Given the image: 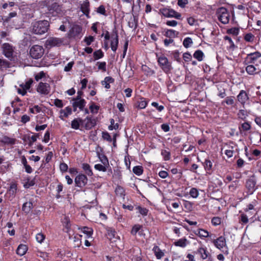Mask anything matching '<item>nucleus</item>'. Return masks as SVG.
<instances>
[{"mask_svg": "<svg viewBox=\"0 0 261 261\" xmlns=\"http://www.w3.org/2000/svg\"><path fill=\"white\" fill-rule=\"evenodd\" d=\"M136 210L143 217H145L148 215L149 210L146 207L141 206V205H136Z\"/></svg>", "mask_w": 261, "mask_h": 261, "instance_id": "30", "label": "nucleus"}, {"mask_svg": "<svg viewBox=\"0 0 261 261\" xmlns=\"http://www.w3.org/2000/svg\"><path fill=\"white\" fill-rule=\"evenodd\" d=\"M239 181L237 180H236L235 181H233L230 185L228 186V189L231 191H234L238 185Z\"/></svg>", "mask_w": 261, "mask_h": 261, "instance_id": "58", "label": "nucleus"}, {"mask_svg": "<svg viewBox=\"0 0 261 261\" xmlns=\"http://www.w3.org/2000/svg\"><path fill=\"white\" fill-rule=\"evenodd\" d=\"M82 31V28L77 24H74L69 31L70 35L72 37H78Z\"/></svg>", "mask_w": 261, "mask_h": 261, "instance_id": "16", "label": "nucleus"}, {"mask_svg": "<svg viewBox=\"0 0 261 261\" xmlns=\"http://www.w3.org/2000/svg\"><path fill=\"white\" fill-rule=\"evenodd\" d=\"M111 47L112 50L115 52L117 49L119 40L118 35L116 31L114 32L111 36Z\"/></svg>", "mask_w": 261, "mask_h": 261, "instance_id": "14", "label": "nucleus"}, {"mask_svg": "<svg viewBox=\"0 0 261 261\" xmlns=\"http://www.w3.org/2000/svg\"><path fill=\"white\" fill-rule=\"evenodd\" d=\"M249 222L248 216L244 213L241 214L239 217V222L244 225L247 224Z\"/></svg>", "mask_w": 261, "mask_h": 261, "instance_id": "35", "label": "nucleus"}, {"mask_svg": "<svg viewBox=\"0 0 261 261\" xmlns=\"http://www.w3.org/2000/svg\"><path fill=\"white\" fill-rule=\"evenodd\" d=\"M82 168L85 171V173L88 176H92L93 174L92 171L91 169L90 166L87 163H84L82 164Z\"/></svg>", "mask_w": 261, "mask_h": 261, "instance_id": "40", "label": "nucleus"}, {"mask_svg": "<svg viewBox=\"0 0 261 261\" xmlns=\"http://www.w3.org/2000/svg\"><path fill=\"white\" fill-rule=\"evenodd\" d=\"M133 172L136 175L140 176L143 174V168L141 166H136L133 167Z\"/></svg>", "mask_w": 261, "mask_h": 261, "instance_id": "43", "label": "nucleus"}, {"mask_svg": "<svg viewBox=\"0 0 261 261\" xmlns=\"http://www.w3.org/2000/svg\"><path fill=\"white\" fill-rule=\"evenodd\" d=\"M256 180L253 175L247 179L245 182V187L247 189L246 193L248 195H252L257 189Z\"/></svg>", "mask_w": 261, "mask_h": 261, "instance_id": "5", "label": "nucleus"}, {"mask_svg": "<svg viewBox=\"0 0 261 261\" xmlns=\"http://www.w3.org/2000/svg\"><path fill=\"white\" fill-rule=\"evenodd\" d=\"M114 81V79L110 76H107L105 78V80L102 82V85H105V87L107 89L110 88V83H113Z\"/></svg>", "mask_w": 261, "mask_h": 261, "instance_id": "39", "label": "nucleus"}, {"mask_svg": "<svg viewBox=\"0 0 261 261\" xmlns=\"http://www.w3.org/2000/svg\"><path fill=\"white\" fill-rule=\"evenodd\" d=\"M152 251L158 259H161L165 255V250H161L157 245H154L152 248Z\"/></svg>", "mask_w": 261, "mask_h": 261, "instance_id": "20", "label": "nucleus"}, {"mask_svg": "<svg viewBox=\"0 0 261 261\" xmlns=\"http://www.w3.org/2000/svg\"><path fill=\"white\" fill-rule=\"evenodd\" d=\"M161 155L164 161H168L170 159V153L169 151L162 149L161 151Z\"/></svg>", "mask_w": 261, "mask_h": 261, "instance_id": "54", "label": "nucleus"}, {"mask_svg": "<svg viewBox=\"0 0 261 261\" xmlns=\"http://www.w3.org/2000/svg\"><path fill=\"white\" fill-rule=\"evenodd\" d=\"M104 56V53L101 49H98L95 51L93 53V57L94 60H97L103 58Z\"/></svg>", "mask_w": 261, "mask_h": 261, "instance_id": "45", "label": "nucleus"}, {"mask_svg": "<svg viewBox=\"0 0 261 261\" xmlns=\"http://www.w3.org/2000/svg\"><path fill=\"white\" fill-rule=\"evenodd\" d=\"M15 139L10 138L8 137L5 136L0 139V142L7 145H13L15 143Z\"/></svg>", "mask_w": 261, "mask_h": 261, "instance_id": "33", "label": "nucleus"}, {"mask_svg": "<svg viewBox=\"0 0 261 261\" xmlns=\"http://www.w3.org/2000/svg\"><path fill=\"white\" fill-rule=\"evenodd\" d=\"M33 82V80L32 79H30L29 80L26 82L25 83H22L20 84V87L22 89H24V90L27 91V90H28L30 88Z\"/></svg>", "mask_w": 261, "mask_h": 261, "instance_id": "48", "label": "nucleus"}, {"mask_svg": "<svg viewBox=\"0 0 261 261\" xmlns=\"http://www.w3.org/2000/svg\"><path fill=\"white\" fill-rule=\"evenodd\" d=\"M58 0H46L45 1L48 10L53 15H57L62 13V7L58 3Z\"/></svg>", "mask_w": 261, "mask_h": 261, "instance_id": "3", "label": "nucleus"}, {"mask_svg": "<svg viewBox=\"0 0 261 261\" xmlns=\"http://www.w3.org/2000/svg\"><path fill=\"white\" fill-rule=\"evenodd\" d=\"M27 250L28 247L27 246V245L24 244H20L16 250V253L18 255L22 256L24 254H25Z\"/></svg>", "mask_w": 261, "mask_h": 261, "instance_id": "29", "label": "nucleus"}, {"mask_svg": "<svg viewBox=\"0 0 261 261\" xmlns=\"http://www.w3.org/2000/svg\"><path fill=\"white\" fill-rule=\"evenodd\" d=\"M35 238L38 243L42 244L45 239L46 236L42 232H39L36 234Z\"/></svg>", "mask_w": 261, "mask_h": 261, "instance_id": "44", "label": "nucleus"}, {"mask_svg": "<svg viewBox=\"0 0 261 261\" xmlns=\"http://www.w3.org/2000/svg\"><path fill=\"white\" fill-rule=\"evenodd\" d=\"M109 166V164L102 165L100 164H97L94 165V168L99 171L106 172Z\"/></svg>", "mask_w": 261, "mask_h": 261, "instance_id": "37", "label": "nucleus"}, {"mask_svg": "<svg viewBox=\"0 0 261 261\" xmlns=\"http://www.w3.org/2000/svg\"><path fill=\"white\" fill-rule=\"evenodd\" d=\"M63 41L58 38H51L47 40V45L50 46H60Z\"/></svg>", "mask_w": 261, "mask_h": 261, "instance_id": "23", "label": "nucleus"}, {"mask_svg": "<svg viewBox=\"0 0 261 261\" xmlns=\"http://www.w3.org/2000/svg\"><path fill=\"white\" fill-rule=\"evenodd\" d=\"M256 201L254 200L252 201V203L248 204L246 207L244 208V211L245 212H248L250 211H255L256 210L254 208V206L256 205Z\"/></svg>", "mask_w": 261, "mask_h": 261, "instance_id": "53", "label": "nucleus"}, {"mask_svg": "<svg viewBox=\"0 0 261 261\" xmlns=\"http://www.w3.org/2000/svg\"><path fill=\"white\" fill-rule=\"evenodd\" d=\"M110 123H111V124L109 126V130H113V129H117L118 128V127H119L118 123H115V120L113 119H111L110 120Z\"/></svg>", "mask_w": 261, "mask_h": 261, "instance_id": "57", "label": "nucleus"}, {"mask_svg": "<svg viewBox=\"0 0 261 261\" xmlns=\"http://www.w3.org/2000/svg\"><path fill=\"white\" fill-rule=\"evenodd\" d=\"M81 230V231L84 234H86V238L92 237L93 233V230L91 227L87 226H83L79 228Z\"/></svg>", "mask_w": 261, "mask_h": 261, "instance_id": "25", "label": "nucleus"}, {"mask_svg": "<svg viewBox=\"0 0 261 261\" xmlns=\"http://www.w3.org/2000/svg\"><path fill=\"white\" fill-rule=\"evenodd\" d=\"M88 178L86 175L81 174L76 176L74 179L75 186L82 188L87 184Z\"/></svg>", "mask_w": 261, "mask_h": 261, "instance_id": "10", "label": "nucleus"}, {"mask_svg": "<svg viewBox=\"0 0 261 261\" xmlns=\"http://www.w3.org/2000/svg\"><path fill=\"white\" fill-rule=\"evenodd\" d=\"M86 101H85V99L73 100V102L72 103L73 111L75 112L77 108H79L81 111H83L84 110V108L86 105Z\"/></svg>", "mask_w": 261, "mask_h": 261, "instance_id": "17", "label": "nucleus"}, {"mask_svg": "<svg viewBox=\"0 0 261 261\" xmlns=\"http://www.w3.org/2000/svg\"><path fill=\"white\" fill-rule=\"evenodd\" d=\"M160 11L166 17H173L178 19H181V15L173 9L165 8L160 9Z\"/></svg>", "mask_w": 261, "mask_h": 261, "instance_id": "8", "label": "nucleus"}, {"mask_svg": "<svg viewBox=\"0 0 261 261\" xmlns=\"http://www.w3.org/2000/svg\"><path fill=\"white\" fill-rule=\"evenodd\" d=\"M179 33L173 30H167L164 35L169 38H173L177 37Z\"/></svg>", "mask_w": 261, "mask_h": 261, "instance_id": "32", "label": "nucleus"}, {"mask_svg": "<svg viewBox=\"0 0 261 261\" xmlns=\"http://www.w3.org/2000/svg\"><path fill=\"white\" fill-rule=\"evenodd\" d=\"M17 16V13L16 12H10L8 16H6L4 21L6 22H9L10 19Z\"/></svg>", "mask_w": 261, "mask_h": 261, "instance_id": "60", "label": "nucleus"}, {"mask_svg": "<svg viewBox=\"0 0 261 261\" xmlns=\"http://www.w3.org/2000/svg\"><path fill=\"white\" fill-rule=\"evenodd\" d=\"M142 229V225L140 224L134 225L131 230L130 233L133 236H136L138 232L140 235V230Z\"/></svg>", "mask_w": 261, "mask_h": 261, "instance_id": "34", "label": "nucleus"}, {"mask_svg": "<svg viewBox=\"0 0 261 261\" xmlns=\"http://www.w3.org/2000/svg\"><path fill=\"white\" fill-rule=\"evenodd\" d=\"M158 62L161 68L165 73H169L172 69L171 64L165 56L162 55L159 57Z\"/></svg>", "mask_w": 261, "mask_h": 261, "instance_id": "6", "label": "nucleus"}, {"mask_svg": "<svg viewBox=\"0 0 261 261\" xmlns=\"http://www.w3.org/2000/svg\"><path fill=\"white\" fill-rule=\"evenodd\" d=\"M50 91V85L46 83L40 82L37 88V91L42 95H47Z\"/></svg>", "mask_w": 261, "mask_h": 261, "instance_id": "11", "label": "nucleus"}, {"mask_svg": "<svg viewBox=\"0 0 261 261\" xmlns=\"http://www.w3.org/2000/svg\"><path fill=\"white\" fill-rule=\"evenodd\" d=\"M96 65L98 66V69L102 72L107 71V64L106 62H97Z\"/></svg>", "mask_w": 261, "mask_h": 261, "instance_id": "51", "label": "nucleus"}, {"mask_svg": "<svg viewBox=\"0 0 261 261\" xmlns=\"http://www.w3.org/2000/svg\"><path fill=\"white\" fill-rule=\"evenodd\" d=\"M49 254L46 252L38 251L37 252V256L38 257L42 258L44 260H47L48 259Z\"/></svg>", "mask_w": 261, "mask_h": 261, "instance_id": "52", "label": "nucleus"}, {"mask_svg": "<svg viewBox=\"0 0 261 261\" xmlns=\"http://www.w3.org/2000/svg\"><path fill=\"white\" fill-rule=\"evenodd\" d=\"M190 195L193 198H196L199 196V191L196 188H192L189 191Z\"/></svg>", "mask_w": 261, "mask_h": 261, "instance_id": "49", "label": "nucleus"}, {"mask_svg": "<svg viewBox=\"0 0 261 261\" xmlns=\"http://www.w3.org/2000/svg\"><path fill=\"white\" fill-rule=\"evenodd\" d=\"M255 36L251 33H247L244 36V39L246 41L249 42H253Z\"/></svg>", "mask_w": 261, "mask_h": 261, "instance_id": "56", "label": "nucleus"}, {"mask_svg": "<svg viewBox=\"0 0 261 261\" xmlns=\"http://www.w3.org/2000/svg\"><path fill=\"white\" fill-rule=\"evenodd\" d=\"M261 57V53L259 51L249 54L245 59L246 65L250 64H255L257 60Z\"/></svg>", "mask_w": 261, "mask_h": 261, "instance_id": "9", "label": "nucleus"}, {"mask_svg": "<svg viewBox=\"0 0 261 261\" xmlns=\"http://www.w3.org/2000/svg\"><path fill=\"white\" fill-rule=\"evenodd\" d=\"M17 184L16 183H12L10 186V188L9 189V193L11 195L12 197H14L17 192Z\"/></svg>", "mask_w": 261, "mask_h": 261, "instance_id": "41", "label": "nucleus"}, {"mask_svg": "<svg viewBox=\"0 0 261 261\" xmlns=\"http://www.w3.org/2000/svg\"><path fill=\"white\" fill-rule=\"evenodd\" d=\"M107 233L109 238L110 240L115 239L117 237V234L115 229L110 227L107 229Z\"/></svg>", "mask_w": 261, "mask_h": 261, "instance_id": "38", "label": "nucleus"}, {"mask_svg": "<svg viewBox=\"0 0 261 261\" xmlns=\"http://www.w3.org/2000/svg\"><path fill=\"white\" fill-rule=\"evenodd\" d=\"M138 107L140 109H144L147 105V101L144 98H140V100L138 101Z\"/></svg>", "mask_w": 261, "mask_h": 261, "instance_id": "50", "label": "nucleus"}, {"mask_svg": "<svg viewBox=\"0 0 261 261\" xmlns=\"http://www.w3.org/2000/svg\"><path fill=\"white\" fill-rule=\"evenodd\" d=\"M96 125V120L91 117H87L85 119H82V127L86 129H90Z\"/></svg>", "mask_w": 261, "mask_h": 261, "instance_id": "12", "label": "nucleus"}, {"mask_svg": "<svg viewBox=\"0 0 261 261\" xmlns=\"http://www.w3.org/2000/svg\"><path fill=\"white\" fill-rule=\"evenodd\" d=\"M238 100L242 104H244L249 99L248 94L244 90L240 91L239 95L237 96Z\"/></svg>", "mask_w": 261, "mask_h": 261, "instance_id": "22", "label": "nucleus"}, {"mask_svg": "<svg viewBox=\"0 0 261 261\" xmlns=\"http://www.w3.org/2000/svg\"><path fill=\"white\" fill-rule=\"evenodd\" d=\"M216 15L218 20L223 24H227L230 17L229 11L225 7L219 8L216 11Z\"/></svg>", "mask_w": 261, "mask_h": 261, "instance_id": "2", "label": "nucleus"}, {"mask_svg": "<svg viewBox=\"0 0 261 261\" xmlns=\"http://www.w3.org/2000/svg\"><path fill=\"white\" fill-rule=\"evenodd\" d=\"M62 223L65 229H66L65 231L66 232H69L71 229V224L69 217L68 216H65L62 220Z\"/></svg>", "mask_w": 261, "mask_h": 261, "instance_id": "24", "label": "nucleus"}, {"mask_svg": "<svg viewBox=\"0 0 261 261\" xmlns=\"http://www.w3.org/2000/svg\"><path fill=\"white\" fill-rule=\"evenodd\" d=\"M44 51V48L42 46L35 45L30 48V54L33 58L38 59L42 57Z\"/></svg>", "mask_w": 261, "mask_h": 261, "instance_id": "7", "label": "nucleus"}, {"mask_svg": "<svg viewBox=\"0 0 261 261\" xmlns=\"http://www.w3.org/2000/svg\"><path fill=\"white\" fill-rule=\"evenodd\" d=\"M212 243L217 248L222 251L225 254H228V247L226 238L224 236H221L217 239L213 240Z\"/></svg>", "mask_w": 261, "mask_h": 261, "instance_id": "4", "label": "nucleus"}, {"mask_svg": "<svg viewBox=\"0 0 261 261\" xmlns=\"http://www.w3.org/2000/svg\"><path fill=\"white\" fill-rule=\"evenodd\" d=\"M204 54L200 50H197L193 54L194 58L196 59L198 61H201L203 60Z\"/></svg>", "mask_w": 261, "mask_h": 261, "instance_id": "42", "label": "nucleus"}, {"mask_svg": "<svg viewBox=\"0 0 261 261\" xmlns=\"http://www.w3.org/2000/svg\"><path fill=\"white\" fill-rule=\"evenodd\" d=\"M204 169L206 173L211 174L213 172V162L209 159H206L203 163Z\"/></svg>", "mask_w": 261, "mask_h": 261, "instance_id": "21", "label": "nucleus"}, {"mask_svg": "<svg viewBox=\"0 0 261 261\" xmlns=\"http://www.w3.org/2000/svg\"><path fill=\"white\" fill-rule=\"evenodd\" d=\"M245 69L247 73L249 75H254L256 74L254 65L252 64H247Z\"/></svg>", "mask_w": 261, "mask_h": 261, "instance_id": "36", "label": "nucleus"}, {"mask_svg": "<svg viewBox=\"0 0 261 261\" xmlns=\"http://www.w3.org/2000/svg\"><path fill=\"white\" fill-rule=\"evenodd\" d=\"M211 223L215 226L219 225L221 223V218L219 217H214L211 220Z\"/></svg>", "mask_w": 261, "mask_h": 261, "instance_id": "55", "label": "nucleus"}, {"mask_svg": "<svg viewBox=\"0 0 261 261\" xmlns=\"http://www.w3.org/2000/svg\"><path fill=\"white\" fill-rule=\"evenodd\" d=\"M174 246L185 248L188 244L187 240L186 238L180 239L173 243Z\"/></svg>", "mask_w": 261, "mask_h": 261, "instance_id": "27", "label": "nucleus"}, {"mask_svg": "<svg viewBox=\"0 0 261 261\" xmlns=\"http://www.w3.org/2000/svg\"><path fill=\"white\" fill-rule=\"evenodd\" d=\"M100 148L99 150H97L96 151V152H97V155L100 160V161L103 165L109 164L108 159L105 154V152L103 150V148Z\"/></svg>", "mask_w": 261, "mask_h": 261, "instance_id": "18", "label": "nucleus"}, {"mask_svg": "<svg viewBox=\"0 0 261 261\" xmlns=\"http://www.w3.org/2000/svg\"><path fill=\"white\" fill-rule=\"evenodd\" d=\"M89 109L92 113H97L99 109V107L95 105L93 103L90 106Z\"/></svg>", "mask_w": 261, "mask_h": 261, "instance_id": "63", "label": "nucleus"}, {"mask_svg": "<svg viewBox=\"0 0 261 261\" xmlns=\"http://www.w3.org/2000/svg\"><path fill=\"white\" fill-rule=\"evenodd\" d=\"M60 117L63 119L64 117H67L71 114V108L69 107L65 108L64 110H61L60 111Z\"/></svg>", "mask_w": 261, "mask_h": 261, "instance_id": "28", "label": "nucleus"}, {"mask_svg": "<svg viewBox=\"0 0 261 261\" xmlns=\"http://www.w3.org/2000/svg\"><path fill=\"white\" fill-rule=\"evenodd\" d=\"M49 26V22L47 20L36 21L32 23V32L37 35H42L47 31Z\"/></svg>", "mask_w": 261, "mask_h": 261, "instance_id": "1", "label": "nucleus"}, {"mask_svg": "<svg viewBox=\"0 0 261 261\" xmlns=\"http://www.w3.org/2000/svg\"><path fill=\"white\" fill-rule=\"evenodd\" d=\"M33 208L32 201L26 202L22 205V210L26 214H29Z\"/></svg>", "mask_w": 261, "mask_h": 261, "instance_id": "26", "label": "nucleus"}, {"mask_svg": "<svg viewBox=\"0 0 261 261\" xmlns=\"http://www.w3.org/2000/svg\"><path fill=\"white\" fill-rule=\"evenodd\" d=\"M82 121L81 118H76L73 119L71 123V127L75 129L79 128L80 126L82 127Z\"/></svg>", "mask_w": 261, "mask_h": 261, "instance_id": "31", "label": "nucleus"}, {"mask_svg": "<svg viewBox=\"0 0 261 261\" xmlns=\"http://www.w3.org/2000/svg\"><path fill=\"white\" fill-rule=\"evenodd\" d=\"M251 128V126L248 122L243 123L240 126L239 129L241 133L249 130Z\"/></svg>", "mask_w": 261, "mask_h": 261, "instance_id": "46", "label": "nucleus"}, {"mask_svg": "<svg viewBox=\"0 0 261 261\" xmlns=\"http://www.w3.org/2000/svg\"><path fill=\"white\" fill-rule=\"evenodd\" d=\"M200 230L201 234H200V238L201 239H204L208 237H210V236L209 235V232L207 230L202 228L200 229Z\"/></svg>", "mask_w": 261, "mask_h": 261, "instance_id": "61", "label": "nucleus"}, {"mask_svg": "<svg viewBox=\"0 0 261 261\" xmlns=\"http://www.w3.org/2000/svg\"><path fill=\"white\" fill-rule=\"evenodd\" d=\"M234 97L233 96H228L226 98L224 102L227 105H233L234 103Z\"/></svg>", "mask_w": 261, "mask_h": 261, "instance_id": "59", "label": "nucleus"}, {"mask_svg": "<svg viewBox=\"0 0 261 261\" xmlns=\"http://www.w3.org/2000/svg\"><path fill=\"white\" fill-rule=\"evenodd\" d=\"M3 53L6 57L11 59L13 56V50L12 46L9 43H5L2 46Z\"/></svg>", "mask_w": 261, "mask_h": 261, "instance_id": "13", "label": "nucleus"}, {"mask_svg": "<svg viewBox=\"0 0 261 261\" xmlns=\"http://www.w3.org/2000/svg\"><path fill=\"white\" fill-rule=\"evenodd\" d=\"M81 10L88 17L89 16L90 13V3L88 0L84 1L81 5Z\"/></svg>", "mask_w": 261, "mask_h": 261, "instance_id": "19", "label": "nucleus"}, {"mask_svg": "<svg viewBox=\"0 0 261 261\" xmlns=\"http://www.w3.org/2000/svg\"><path fill=\"white\" fill-rule=\"evenodd\" d=\"M193 43V42L191 38L186 37L184 39L182 44L185 48H188L192 45Z\"/></svg>", "mask_w": 261, "mask_h": 261, "instance_id": "47", "label": "nucleus"}, {"mask_svg": "<svg viewBox=\"0 0 261 261\" xmlns=\"http://www.w3.org/2000/svg\"><path fill=\"white\" fill-rule=\"evenodd\" d=\"M239 29L237 28H233L227 30V33L232 34L233 35H237L239 34Z\"/></svg>", "mask_w": 261, "mask_h": 261, "instance_id": "64", "label": "nucleus"}, {"mask_svg": "<svg viewBox=\"0 0 261 261\" xmlns=\"http://www.w3.org/2000/svg\"><path fill=\"white\" fill-rule=\"evenodd\" d=\"M151 106L155 108L159 112L162 111L164 109V107L163 105H159L156 102H152Z\"/></svg>", "mask_w": 261, "mask_h": 261, "instance_id": "62", "label": "nucleus"}, {"mask_svg": "<svg viewBox=\"0 0 261 261\" xmlns=\"http://www.w3.org/2000/svg\"><path fill=\"white\" fill-rule=\"evenodd\" d=\"M194 253L199 254L200 256V258L203 260L206 259L210 255L207 248L205 247H199L196 251L194 252Z\"/></svg>", "mask_w": 261, "mask_h": 261, "instance_id": "15", "label": "nucleus"}]
</instances>
